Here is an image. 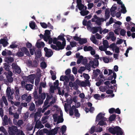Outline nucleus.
<instances>
[{"label":"nucleus","mask_w":135,"mask_h":135,"mask_svg":"<svg viewBox=\"0 0 135 135\" xmlns=\"http://www.w3.org/2000/svg\"><path fill=\"white\" fill-rule=\"evenodd\" d=\"M94 56L96 59H94L93 61H91L89 64H87L85 65V68L88 70H89L91 67L94 68L95 67H97L98 65L99 62L98 59L99 58V56L96 54Z\"/></svg>","instance_id":"obj_1"},{"label":"nucleus","mask_w":135,"mask_h":135,"mask_svg":"<svg viewBox=\"0 0 135 135\" xmlns=\"http://www.w3.org/2000/svg\"><path fill=\"white\" fill-rule=\"evenodd\" d=\"M52 98H50L48 96H47L46 100L44 102V104L45 106L43 109L42 110L41 112L43 113L44 112L47 108L50 106V105H52V104L55 103V99H51Z\"/></svg>","instance_id":"obj_2"},{"label":"nucleus","mask_w":135,"mask_h":135,"mask_svg":"<svg viewBox=\"0 0 135 135\" xmlns=\"http://www.w3.org/2000/svg\"><path fill=\"white\" fill-rule=\"evenodd\" d=\"M19 131L17 127L13 126L9 127L8 132L10 135H15V134L19 135Z\"/></svg>","instance_id":"obj_3"},{"label":"nucleus","mask_w":135,"mask_h":135,"mask_svg":"<svg viewBox=\"0 0 135 135\" xmlns=\"http://www.w3.org/2000/svg\"><path fill=\"white\" fill-rule=\"evenodd\" d=\"M60 115L55 114L53 116L55 122H57V123L62 122L63 121V119L62 118L63 114L61 110L60 111Z\"/></svg>","instance_id":"obj_4"},{"label":"nucleus","mask_w":135,"mask_h":135,"mask_svg":"<svg viewBox=\"0 0 135 135\" xmlns=\"http://www.w3.org/2000/svg\"><path fill=\"white\" fill-rule=\"evenodd\" d=\"M6 92L7 96L8 97V100L11 102V101H12V100L13 99L12 95L14 93V91L13 90H11L10 87H8L7 88Z\"/></svg>","instance_id":"obj_5"},{"label":"nucleus","mask_w":135,"mask_h":135,"mask_svg":"<svg viewBox=\"0 0 135 135\" xmlns=\"http://www.w3.org/2000/svg\"><path fill=\"white\" fill-rule=\"evenodd\" d=\"M76 82L80 86L85 87L90 86V82L89 80H85V81H82L78 80H76Z\"/></svg>","instance_id":"obj_6"},{"label":"nucleus","mask_w":135,"mask_h":135,"mask_svg":"<svg viewBox=\"0 0 135 135\" xmlns=\"http://www.w3.org/2000/svg\"><path fill=\"white\" fill-rule=\"evenodd\" d=\"M73 111H74L75 115L76 117H79L80 114L78 112V109L75 108V106L74 105L72 106L69 111V114L70 115H72L74 114Z\"/></svg>","instance_id":"obj_7"},{"label":"nucleus","mask_w":135,"mask_h":135,"mask_svg":"<svg viewBox=\"0 0 135 135\" xmlns=\"http://www.w3.org/2000/svg\"><path fill=\"white\" fill-rule=\"evenodd\" d=\"M46 97V94L44 93H42L39 97L37 99L38 100H36V105L38 104H41L43 103V100Z\"/></svg>","instance_id":"obj_8"},{"label":"nucleus","mask_w":135,"mask_h":135,"mask_svg":"<svg viewBox=\"0 0 135 135\" xmlns=\"http://www.w3.org/2000/svg\"><path fill=\"white\" fill-rule=\"evenodd\" d=\"M91 20L92 22H95L98 25H99L100 24L101 22L103 21L104 20L103 18H99L95 15Z\"/></svg>","instance_id":"obj_9"},{"label":"nucleus","mask_w":135,"mask_h":135,"mask_svg":"<svg viewBox=\"0 0 135 135\" xmlns=\"http://www.w3.org/2000/svg\"><path fill=\"white\" fill-rule=\"evenodd\" d=\"M117 127H119V126H116L114 128L113 127H107V130H108L112 134H115L118 131V130H117L118 128Z\"/></svg>","instance_id":"obj_10"},{"label":"nucleus","mask_w":135,"mask_h":135,"mask_svg":"<svg viewBox=\"0 0 135 135\" xmlns=\"http://www.w3.org/2000/svg\"><path fill=\"white\" fill-rule=\"evenodd\" d=\"M114 1H117L118 3L119 4L121 5V12L123 13H125L126 12V8L124 4H122V2L120 0H113Z\"/></svg>","instance_id":"obj_11"},{"label":"nucleus","mask_w":135,"mask_h":135,"mask_svg":"<svg viewBox=\"0 0 135 135\" xmlns=\"http://www.w3.org/2000/svg\"><path fill=\"white\" fill-rule=\"evenodd\" d=\"M44 49L45 52V55L47 57H50L53 55V53L51 50L49 49L46 47H45Z\"/></svg>","instance_id":"obj_12"},{"label":"nucleus","mask_w":135,"mask_h":135,"mask_svg":"<svg viewBox=\"0 0 135 135\" xmlns=\"http://www.w3.org/2000/svg\"><path fill=\"white\" fill-rule=\"evenodd\" d=\"M105 115V114L104 113H99L97 116L96 121H97L100 119L106 121L107 120V119L104 117V116Z\"/></svg>","instance_id":"obj_13"},{"label":"nucleus","mask_w":135,"mask_h":135,"mask_svg":"<svg viewBox=\"0 0 135 135\" xmlns=\"http://www.w3.org/2000/svg\"><path fill=\"white\" fill-rule=\"evenodd\" d=\"M50 31L48 30H46L45 31V33L43 36H43L44 40L46 41L48 40V39L50 37Z\"/></svg>","instance_id":"obj_14"},{"label":"nucleus","mask_w":135,"mask_h":135,"mask_svg":"<svg viewBox=\"0 0 135 135\" xmlns=\"http://www.w3.org/2000/svg\"><path fill=\"white\" fill-rule=\"evenodd\" d=\"M110 48L112 49L113 51H115V52L116 53H118L119 52V48L117 47L116 45L114 44H113L110 46Z\"/></svg>","instance_id":"obj_15"},{"label":"nucleus","mask_w":135,"mask_h":135,"mask_svg":"<svg viewBox=\"0 0 135 135\" xmlns=\"http://www.w3.org/2000/svg\"><path fill=\"white\" fill-rule=\"evenodd\" d=\"M12 68L14 69L17 73L19 74L21 72V70L20 67L15 63H13L12 65Z\"/></svg>","instance_id":"obj_16"},{"label":"nucleus","mask_w":135,"mask_h":135,"mask_svg":"<svg viewBox=\"0 0 135 135\" xmlns=\"http://www.w3.org/2000/svg\"><path fill=\"white\" fill-rule=\"evenodd\" d=\"M100 27H91L90 26H87V29L89 31L91 32L93 34H94L97 32L98 30L99 29Z\"/></svg>","instance_id":"obj_17"},{"label":"nucleus","mask_w":135,"mask_h":135,"mask_svg":"<svg viewBox=\"0 0 135 135\" xmlns=\"http://www.w3.org/2000/svg\"><path fill=\"white\" fill-rule=\"evenodd\" d=\"M56 44L57 48V50H59L64 48L66 45V43H65V44H63V42H62V44H61V42L58 41Z\"/></svg>","instance_id":"obj_18"},{"label":"nucleus","mask_w":135,"mask_h":135,"mask_svg":"<svg viewBox=\"0 0 135 135\" xmlns=\"http://www.w3.org/2000/svg\"><path fill=\"white\" fill-rule=\"evenodd\" d=\"M36 46L38 48H40L44 47L45 44L44 42L41 41V39H39L37 41Z\"/></svg>","instance_id":"obj_19"},{"label":"nucleus","mask_w":135,"mask_h":135,"mask_svg":"<svg viewBox=\"0 0 135 135\" xmlns=\"http://www.w3.org/2000/svg\"><path fill=\"white\" fill-rule=\"evenodd\" d=\"M111 38L113 41H114L116 39V37H115L114 33L113 32H110L109 33V36L107 37L106 39L109 40Z\"/></svg>","instance_id":"obj_20"},{"label":"nucleus","mask_w":135,"mask_h":135,"mask_svg":"<svg viewBox=\"0 0 135 135\" xmlns=\"http://www.w3.org/2000/svg\"><path fill=\"white\" fill-rule=\"evenodd\" d=\"M9 121V123H11V122H10L9 119H8V118L7 115H5L4 117L3 124L4 126L6 125H7L8 124V122Z\"/></svg>","instance_id":"obj_21"},{"label":"nucleus","mask_w":135,"mask_h":135,"mask_svg":"<svg viewBox=\"0 0 135 135\" xmlns=\"http://www.w3.org/2000/svg\"><path fill=\"white\" fill-rule=\"evenodd\" d=\"M35 78V76L34 74H31L28 76V80L32 83H34V80Z\"/></svg>","instance_id":"obj_22"},{"label":"nucleus","mask_w":135,"mask_h":135,"mask_svg":"<svg viewBox=\"0 0 135 135\" xmlns=\"http://www.w3.org/2000/svg\"><path fill=\"white\" fill-rule=\"evenodd\" d=\"M7 41L5 39H2L0 40V44H2L4 47L6 46L8 44Z\"/></svg>","instance_id":"obj_23"},{"label":"nucleus","mask_w":135,"mask_h":135,"mask_svg":"<svg viewBox=\"0 0 135 135\" xmlns=\"http://www.w3.org/2000/svg\"><path fill=\"white\" fill-rule=\"evenodd\" d=\"M90 40L94 44L96 45H97L99 44L98 41L95 39V37L94 35H91L90 38Z\"/></svg>","instance_id":"obj_24"},{"label":"nucleus","mask_w":135,"mask_h":135,"mask_svg":"<svg viewBox=\"0 0 135 135\" xmlns=\"http://www.w3.org/2000/svg\"><path fill=\"white\" fill-rule=\"evenodd\" d=\"M29 26L32 29H36L37 27L35 22L31 21L30 22Z\"/></svg>","instance_id":"obj_25"},{"label":"nucleus","mask_w":135,"mask_h":135,"mask_svg":"<svg viewBox=\"0 0 135 135\" xmlns=\"http://www.w3.org/2000/svg\"><path fill=\"white\" fill-rule=\"evenodd\" d=\"M116 7L114 6H113L110 9L111 15L113 17H114L115 16V13L114 11L116 9Z\"/></svg>","instance_id":"obj_26"},{"label":"nucleus","mask_w":135,"mask_h":135,"mask_svg":"<svg viewBox=\"0 0 135 135\" xmlns=\"http://www.w3.org/2000/svg\"><path fill=\"white\" fill-rule=\"evenodd\" d=\"M122 24L121 22L119 21H116L115 22L114 24L113 25V27L115 28H118Z\"/></svg>","instance_id":"obj_27"},{"label":"nucleus","mask_w":135,"mask_h":135,"mask_svg":"<svg viewBox=\"0 0 135 135\" xmlns=\"http://www.w3.org/2000/svg\"><path fill=\"white\" fill-rule=\"evenodd\" d=\"M20 49L21 51L23 53H25L27 55H29V51L26 47H22Z\"/></svg>","instance_id":"obj_28"},{"label":"nucleus","mask_w":135,"mask_h":135,"mask_svg":"<svg viewBox=\"0 0 135 135\" xmlns=\"http://www.w3.org/2000/svg\"><path fill=\"white\" fill-rule=\"evenodd\" d=\"M109 87V86L108 85H106L105 86H101L99 88V89L100 91L104 92L108 90Z\"/></svg>","instance_id":"obj_29"},{"label":"nucleus","mask_w":135,"mask_h":135,"mask_svg":"<svg viewBox=\"0 0 135 135\" xmlns=\"http://www.w3.org/2000/svg\"><path fill=\"white\" fill-rule=\"evenodd\" d=\"M59 129H60V127H56L54 128V129L52 130L50 132L53 134L54 135H55L57 133V131Z\"/></svg>","instance_id":"obj_30"},{"label":"nucleus","mask_w":135,"mask_h":135,"mask_svg":"<svg viewBox=\"0 0 135 135\" xmlns=\"http://www.w3.org/2000/svg\"><path fill=\"white\" fill-rule=\"evenodd\" d=\"M93 49V47L91 46H85L84 47V50L85 51H90Z\"/></svg>","instance_id":"obj_31"},{"label":"nucleus","mask_w":135,"mask_h":135,"mask_svg":"<svg viewBox=\"0 0 135 135\" xmlns=\"http://www.w3.org/2000/svg\"><path fill=\"white\" fill-rule=\"evenodd\" d=\"M87 42V39L86 38H80L79 41V43L81 44H82L86 43Z\"/></svg>","instance_id":"obj_32"},{"label":"nucleus","mask_w":135,"mask_h":135,"mask_svg":"<svg viewBox=\"0 0 135 135\" xmlns=\"http://www.w3.org/2000/svg\"><path fill=\"white\" fill-rule=\"evenodd\" d=\"M103 60L106 63H107L109 62L112 61L113 60V59L112 58L108 59L106 57H103Z\"/></svg>","instance_id":"obj_33"},{"label":"nucleus","mask_w":135,"mask_h":135,"mask_svg":"<svg viewBox=\"0 0 135 135\" xmlns=\"http://www.w3.org/2000/svg\"><path fill=\"white\" fill-rule=\"evenodd\" d=\"M35 127L37 128L44 127V126L39 122H37L35 125Z\"/></svg>","instance_id":"obj_34"},{"label":"nucleus","mask_w":135,"mask_h":135,"mask_svg":"<svg viewBox=\"0 0 135 135\" xmlns=\"http://www.w3.org/2000/svg\"><path fill=\"white\" fill-rule=\"evenodd\" d=\"M106 91V93L108 94L112 93L113 90V87L112 86H110V87H109V88Z\"/></svg>","instance_id":"obj_35"},{"label":"nucleus","mask_w":135,"mask_h":135,"mask_svg":"<svg viewBox=\"0 0 135 135\" xmlns=\"http://www.w3.org/2000/svg\"><path fill=\"white\" fill-rule=\"evenodd\" d=\"M25 88L27 90H31L32 89L33 86L32 84H27Z\"/></svg>","instance_id":"obj_36"},{"label":"nucleus","mask_w":135,"mask_h":135,"mask_svg":"<svg viewBox=\"0 0 135 135\" xmlns=\"http://www.w3.org/2000/svg\"><path fill=\"white\" fill-rule=\"evenodd\" d=\"M0 131L4 133V135H7V131L3 126L0 127Z\"/></svg>","instance_id":"obj_37"},{"label":"nucleus","mask_w":135,"mask_h":135,"mask_svg":"<svg viewBox=\"0 0 135 135\" xmlns=\"http://www.w3.org/2000/svg\"><path fill=\"white\" fill-rule=\"evenodd\" d=\"M117 128H118L117 130L118 131L116 133H117V135H122L123 131L122 129L120 127H117Z\"/></svg>","instance_id":"obj_38"},{"label":"nucleus","mask_w":135,"mask_h":135,"mask_svg":"<svg viewBox=\"0 0 135 135\" xmlns=\"http://www.w3.org/2000/svg\"><path fill=\"white\" fill-rule=\"evenodd\" d=\"M113 22L115 23L114 20L112 17H111L110 19L109 22L106 23V25L107 26H108Z\"/></svg>","instance_id":"obj_39"},{"label":"nucleus","mask_w":135,"mask_h":135,"mask_svg":"<svg viewBox=\"0 0 135 135\" xmlns=\"http://www.w3.org/2000/svg\"><path fill=\"white\" fill-rule=\"evenodd\" d=\"M48 117L47 116H45L44 117L42 118L41 122L43 124H44L47 121V119Z\"/></svg>","instance_id":"obj_40"},{"label":"nucleus","mask_w":135,"mask_h":135,"mask_svg":"<svg viewBox=\"0 0 135 135\" xmlns=\"http://www.w3.org/2000/svg\"><path fill=\"white\" fill-rule=\"evenodd\" d=\"M109 32L108 30L107 29H104L103 30H100L99 32L100 34H104Z\"/></svg>","instance_id":"obj_41"},{"label":"nucleus","mask_w":135,"mask_h":135,"mask_svg":"<svg viewBox=\"0 0 135 135\" xmlns=\"http://www.w3.org/2000/svg\"><path fill=\"white\" fill-rule=\"evenodd\" d=\"M66 127L65 125H63L61 127V130L62 134H63L66 130Z\"/></svg>","instance_id":"obj_42"},{"label":"nucleus","mask_w":135,"mask_h":135,"mask_svg":"<svg viewBox=\"0 0 135 135\" xmlns=\"http://www.w3.org/2000/svg\"><path fill=\"white\" fill-rule=\"evenodd\" d=\"M103 45L105 47L107 48L109 47V45L108 41L106 40H104L103 41Z\"/></svg>","instance_id":"obj_43"},{"label":"nucleus","mask_w":135,"mask_h":135,"mask_svg":"<svg viewBox=\"0 0 135 135\" xmlns=\"http://www.w3.org/2000/svg\"><path fill=\"white\" fill-rule=\"evenodd\" d=\"M99 49L100 51H105L106 50H107V48L106 47H105L104 46H99Z\"/></svg>","instance_id":"obj_44"},{"label":"nucleus","mask_w":135,"mask_h":135,"mask_svg":"<svg viewBox=\"0 0 135 135\" xmlns=\"http://www.w3.org/2000/svg\"><path fill=\"white\" fill-rule=\"evenodd\" d=\"M35 54L36 57L37 58L40 57L41 56V51L39 50H38L35 53Z\"/></svg>","instance_id":"obj_45"},{"label":"nucleus","mask_w":135,"mask_h":135,"mask_svg":"<svg viewBox=\"0 0 135 135\" xmlns=\"http://www.w3.org/2000/svg\"><path fill=\"white\" fill-rule=\"evenodd\" d=\"M6 60L8 63L11 62L13 61V59L11 57H9L6 58Z\"/></svg>","instance_id":"obj_46"},{"label":"nucleus","mask_w":135,"mask_h":135,"mask_svg":"<svg viewBox=\"0 0 135 135\" xmlns=\"http://www.w3.org/2000/svg\"><path fill=\"white\" fill-rule=\"evenodd\" d=\"M57 38L58 39L61 40L62 41L64 44H65V43H66L65 40L62 36H58Z\"/></svg>","instance_id":"obj_47"},{"label":"nucleus","mask_w":135,"mask_h":135,"mask_svg":"<svg viewBox=\"0 0 135 135\" xmlns=\"http://www.w3.org/2000/svg\"><path fill=\"white\" fill-rule=\"evenodd\" d=\"M126 33V31L124 29H122L120 32V35L123 36L125 35Z\"/></svg>","instance_id":"obj_48"},{"label":"nucleus","mask_w":135,"mask_h":135,"mask_svg":"<svg viewBox=\"0 0 135 135\" xmlns=\"http://www.w3.org/2000/svg\"><path fill=\"white\" fill-rule=\"evenodd\" d=\"M105 121L104 120H101L99 122L98 124L100 126L106 125L107 124V123L105 122Z\"/></svg>","instance_id":"obj_49"},{"label":"nucleus","mask_w":135,"mask_h":135,"mask_svg":"<svg viewBox=\"0 0 135 135\" xmlns=\"http://www.w3.org/2000/svg\"><path fill=\"white\" fill-rule=\"evenodd\" d=\"M116 116L115 114H113L111 115L109 118V120L110 121L114 120L115 119Z\"/></svg>","instance_id":"obj_50"},{"label":"nucleus","mask_w":135,"mask_h":135,"mask_svg":"<svg viewBox=\"0 0 135 135\" xmlns=\"http://www.w3.org/2000/svg\"><path fill=\"white\" fill-rule=\"evenodd\" d=\"M35 108V104L33 103H31L29 108V110L31 111H32Z\"/></svg>","instance_id":"obj_51"},{"label":"nucleus","mask_w":135,"mask_h":135,"mask_svg":"<svg viewBox=\"0 0 135 135\" xmlns=\"http://www.w3.org/2000/svg\"><path fill=\"white\" fill-rule=\"evenodd\" d=\"M94 98L97 99L98 100L101 99V97L100 95L98 94H96L94 95Z\"/></svg>","instance_id":"obj_52"},{"label":"nucleus","mask_w":135,"mask_h":135,"mask_svg":"<svg viewBox=\"0 0 135 135\" xmlns=\"http://www.w3.org/2000/svg\"><path fill=\"white\" fill-rule=\"evenodd\" d=\"M11 104L12 105L14 104L16 106L18 107L19 106L20 104V102H14L13 101H11Z\"/></svg>","instance_id":"obj_53"},{"label":"nucleus","mask_w":135,"mask_h":135,"mask_svg":"<svg viewBox=\"0 0 135 135\" xmlns=\"http://www.w3.org/2000/svg\"><path fill=\"white\" fill-rule=\"evenodd\" d=\"M85 70V68L84 67H81L78 70V72L80 73H82V72Z\"/></svg>","instance_id":"obj_54"},{"label":"nucleus","mask_w":135,"mask_h":135,"mask_svg":"<svg viewBox=\"0 0 135 135\" xmlns=\"http://www.w3.org/2000/svg\"><path fill=\"white\" fill-rule=\"evenodd\" d=\"M41 26L43 28H46L47 27V25L44 22H41L40 23Z\"/></svg>","instance_id":"obj_55"},{"label":"nucleus","mask_w":135,"mask_h":135,"mask_svg":"<svg viewBox=\"0 0 135 135\" xmlns=\"http://www.w3.org/2000/svg\"><path fill=\"white\" fill-rule=\"evenodd\" d=\"M59 85V81L58 80H56L55 81V82L54 83V86L56 89H57L59 87L58 86Z\"/></svg>","instance_id":"obj_56"},{"label":"nucleus","mask_w":135,"mask_h":135,"mask_svg":"<svg viewBox=\"0 0 135 135\" xmlns=\"http://www.w3.org/2000/svg\"><path fill=\"white\" fill-rule=\"evenodd\" d=\"M47 66L46 64V63L44 62H42L41 63V66L43 68H45Z\"/></svg>","instance_id":"obj_57"},{"label":"nucleus","mask_w":135,"mask_h":135,"mask_svg":"<svg viewBox=\"0 0 135 135\" xmlns=\"http://www.w3.org/2000/svg\"><path fill=\"white\" fill-rule=\"evenodd\" d=\"M105 20H106L109 18L110 16L109 13L108 11L106 10L105 11Z\"/></svg>","instance_id":"obj_58"},{"label":"nucleus","mask_w":135,"mask_h":135,"mask_svg":"<svg viewBox=\"0 0 135 135\" xmlns=\"http://www.w3.org/2000/svg\"><path fill=\"white\" fill-rule=\"evenodd\" d=\"M40 86L43 88H45L46 86V83L45 82H42L40 83Z\"/></svg>","instance_id":"obj_59"},{"label":"nucleus","mask_w":135,"mask_h":135,"mask_svg":"<svg viewBox=\"0 0 135 135\" xmlns=\"http://www.w3.org/2000/svg\"><path fill=\"white\" fill-rule=\"evenodd\" d=\"M132 49V48L131 47H129L128 48L127 50L126 51L125 53L124 54L125 55L126 57H127L128 56V54L129 52V50H131Z\"/></svg>","instance_id":"obj_60"},{"label":"nucleus","mask_w":135,"mask_h":135,"mask_svg":"<svg viewBox=\"0 0 135 135\" xmlns=\"http://www.w3.org/2000/svg\"><path fill=\"white\" fill-rule=\"evenodd\" d=\"M7 78L8 81L10 82H12L13 80V78L12 76H6Z\"/></svg>","instance_id":"obj_61"},{"label":"nucleus","mask_w":135,"mask_h":135,"mask_svg":"<svg viewBox=\"0 0 135 135\" xmlns=\"http://www.w3.org/2000/svg\"><path fill=\"white\" fill-rule=\"evenodd\" d=\"M83 76L86 79V80H88L90 78L89 76L87 74L83 73Z\"/></svg>","instance_id":"obj_62"},{"label":"nucleus","mask_w":135,"mask_h":135,"mask_svg":"<svg viewBox=\"0 0 135 135\" xmlns=\"http://www.w3.org/2000/svg\"><path fill=\"white\" fill-rule=\"evenodd\" d=\"M40 115V113L38 112H37L34 115V118L35 120H36L37 119H38V118H37V117L39 116Z\"/></svg>","instance_id":"obj_63"},{"label":"nucleus","mask_w":135,"mask_h":135,"mask_svg":"<svg viewBox=\"0 0 135 135\" xmlns=\"http://www.w3.org/2000/svg\"><path fill=\"white\" fill-rule=\"evenodd\" d=\"M2 99L4 103L6 105H8V102L7 100L6 99L4 96H3L2 97Z\"/></svg>","instance_id":"obj_64"}]
</instances>
